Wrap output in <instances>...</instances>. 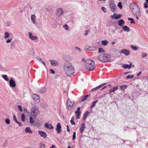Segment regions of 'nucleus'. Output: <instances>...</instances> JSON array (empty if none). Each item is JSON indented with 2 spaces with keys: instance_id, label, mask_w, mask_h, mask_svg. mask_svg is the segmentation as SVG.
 Segmentation results:
<instances>
[{
  "instance_id": "obj_16",
  "label": "nucleus",
  "mask_w": 148,
  "mask_h": 148,
  "mask_svg": "<svg viewBox=\"0 0 148 148\" xmlns=\"http://www.w3.org/2000/svg\"><path fill=\"white\" fill-rule=\"evenodd\" d=\"M130 51L129 50L123 49L121 51V53L125 54L126 56H128L130 53Z\"/></svg>"
},
{
  "instance_id": "obj_45",
  "label": "nucleus",
  "mask_w": 148,
  "mask_h": 148,
  "mask_svg": "<svg viewBox=\"0 0 148 148\" xmlns=\"http://www.w3.org/2000/svg\"><path fill=\"white\" fill-rule=\"evenodd\" d=\"M118 6L120 9H121L122 8V5L121 3V2H119L118 3Z\"/></svg>"
},
{
  "instance_id": "obj_14",
  "label": "nucleus",
  "mask_w": 148,
  "mask_h": 148,
  "mask_svg": "<svg viewBox=\"0 0 148 148\" xmlns=\"http://www.w3.org/2000/svg\"><path fill=\"white\" fill-rule=\"evenodd\" d=\"M29 38L32 40H36L37 39L36 36H35L32 35V34L31 32L29 33Z\"/></svg>"
},
{
  "instance_id": "obj_22",
  "label": "nucleus",
  "mask_w": 148,
  "mask_h": 148,
  "mask_svg": "<svg viewBox=\"0 0 148 148\" xmlns=\"http://www.w3.org/2000/svg\"><path fill=\"white\" fill-rule=\"evenodd\" d=\"M124 21L122 19H120L118 22V24L120 26H123L124 24Z\"/></svg>"
},
{
  "instance_id": "obj_37",
  "label": "nucleus",
  "mask_w": 148,
  "mask_h": 148,
  "mask_svg": "<svg viewBox=\"0 0 148 148\" xmlns=\"http://www.w3.org/2000/svg\"><path fill=\"white\" fill-rule=\"evenodd\" d=\"M9 36V34L8 32H5V33L4 34V38L5 39H6Z\"/></svg>"
},
{
  "instance_id": "obj_7",
  "label": "nucleus",
  "mask_w": 148,
  "mask_h": 148,
  "mask_svg": "<svg viewBox=\"0 0 148 148\" xmlns=\"http://www.w3.org/2000/svg\"><path fill=\"white\" fill-rule=\"evenodd\" d=\"M104 62H110L111 60L110 56L107 53L104 54Z\"/></svg>"
},
{
  "instance_id": "obj_33",
  "label": "nucleus",
  "mask_w": 148,
  "mask_h": 148,
  "mask_svg": "<svg viewBox=\"0 0 148 148\" xmlns=\"http://www.w3.org/2000/svg\"><path fill=\"white\" fill-rule=\"evenodd\" d=\"M2 77L6 81H8L9 80V79L6 75H3L2 76Z\"/></svg>"
},
{
  "instance_id": "obj_13",
  "label": "nucleus",
  "mask_w": 148,
  "mask_h": 148,
  "mask_svg": "<svg viewBox=\"0 0 148 148\" xmlns=\"http://www.w3.org/2000/svg\"><path fill=\"white\" fill-rule=\"evenodd\" d=\"M9 84L10 86L12 87H14L16 86L15 82L12 79L10 80Z\"/></svg>"
},
{
  "instance_id": "obj_50",
  "label": "nucleus",
  "mask_w": 148,
  "mask_h": 148,
  "mask_svg": "<svg viewBox=\"0 0 148 148\" xmlns=\"http://www.w3.org/2000/svg\"><path fill=\"white\" fill-rule=\"evenodd\" d=\"M45 145L43 144H40V148H44L45 147Z\"/></svg>"
},
{
  "instance_id": "obj_30",
  "label": "nucleus",
  "mask_w": 148,
  "mask_h": 148,
  "mask_svg": "<svg viewBox=\"0 0 148 148\" xmlns=\"http://www.w3.org/2000/svg\"><path fill=\"white\" fill-rule=\"evenodd\" d=\"M40 106L43 108L46 107L47 106V104L44 103H40Z\"/></svg>"
},
{
  "instance_id": "obj_56",
  "label": "nucleus",
  "mask_w": 148,
  "mask_h": 148,
  "mask_svg": "<svg viewBox=\"0 0 148 148\" xmlns=\"http://www.w3.org/2000/svg\"><path fill=\"white\" fill-rule=\"evenodd\" d=\"M18 108L19 110L21 111H23V109H22V108L21 106L20 105H19L18 106Z\"/></svg>"
},
{
  "instance_id": "obj_18",
  "label": "nucleus",
  "mask_w": 148,
  "mask_h": 148,
  "mask_svg": "<svg viewBox=\"0 0 148 148\" xmlns=\"http://www.w3.org/2000/svg\"><path fill=\"white\" fill-rule=\"evenodd\" d=\"M36 18V17L35 15L34 14H32L31 15V21L34 24H35L36 23L35 20Z\"/></svg>"
},
{
  "instance_id": "obj_57",
  "label": "nucleus",
  "mask_w": 148,
  "mask_h": 148,
  "mask_svg": "<svg viewBox=\"0 0 148 148\" xmlns=\"http://www.w3.org/2000/svg\"><path fill=\"white\" fill-rule=\"evenodd\" d=\"M144 7L145 8H148V4L147 3L145 2L144 3Z\"/></svg>"
},
{
  "instance_id": "obj_44",
  "label": "nucleus",
  "mask_w": 148,
  "mask_h": 148,
  "mask_svg": "<svg viewBox=\"0 0 148 148\" xmlns=\"http://www.w3.org/2000/svg\"><path fill=\"white\" fill-rule=\"evenodd\" d=\"M77 116V119H79L80 118V116L81 114V112H79V113H78L77 114H76Z\"/></svg>"
},
{
  "instance_id": "obj_2",
  "label": "nucleus",
  "mask_w": 148,
  "mask_h": 148,
  "mask_svg": "<svg viewBox=\"0 0 148 148\" xmlns=\"http://www.w3.org/2000/svg\"><path fill=\"white\" fill-rule=\"evenodd\" d=\"M64 69L65 73L68 76L71 77L75 73L74 67L69 62H66L64 64Z\"/></svg>"
},
{
  "instance_id": "obj_4",
  "label": "nucleus",
  "mask_w": 148,
  "mask_h": 148,
  "mask_svg": "<svg viewBox=\"0 0 148 148\" xmlns=\"http://www.w3.org/2000/svg\"><path fill=\"white\" fill-rule=\"evenodd\" d=\"M31 114L35 117L40 114V112L37 106H34L31 109Z\"/></svg>"
},
{
  "instance_id": "obj_52",
  "label": "nucleus",
  "mask_w": 148,
  "mask_h": 148,
  "mask_svg": "<svg viewBox=\"0 0 148 148\" xmlns=\"http://www.w3.org/2000/svg\"><path fill=\"white\" fill-rule=\"evenodd\" d=\"M134 77V75H132V76H130V75H129L127 76V79H131L132 78Z\"/></svg>"
},
{
  "instance_id": "obj_39",
  "label": "nucleus",
  "mask_w": 148,
  "mask_h": 148,
  "mask_svg": "<svg viewBox=\"0 0 148 148\" xmlns=\"http://www.w3.org/2000/svg\"><path fill=\"white\" fill-rule=\"evenodd\" d=\"M131 47L133 50H136L138 49V47H137L134 46L133 45H131Z\"/></svg>"
},
{
  "instance_id": "obj_24",
  "label": "nucleus",
  "mask_w": 148,
  "mask_h": 148,
  "mask_svg": "<svg viewBox=\"0 0 148 148\" xmlns=\"http://www.w3.org/2000/svg\"><path fill=\"white\" fill-rule=\"evenodd\" d=\"M131 64L130 63V64L128 65L127 64H123L122 65V67L124 69L128 68L129 69H130L131 67Z\"/></svg>"
},
{
  "instance_id": "obj_10",
  "label": "nucleus",
  "mask_w": 148,
  "mask_h": 148,
  "mask_svg": "<svg viewBox=\"0 0 148 148\" xmlns=\"http://www.w3.org/2000/svg\"><path fill=\"white\" fill-rule=\"evenodd\" d=\"M38 134L42 137L45 138L47 137V134L44 132L41 131H38Z\"/></svg>"
},
{
  "instance_id": "obj_9",
  "label": "nucleus",
  "mask_w": 148,
  "mask_h": 148,
  "mask_svg": "<svg viewBox=\"0 0 148 148\" xmlns=\"http://www.w3.org/2000/svg\"><path fill=\"white\" fill-rule=\"evenodd\" d=\"M64 11L62 8H58L57 10L56 16L58 17L60 16L63 14Z\"/></svg>"
},
{
  "instance_id": "obj_36",
  "label": "nucleus",
  "mask_w": 148,
  "mask_h": 148,
  "mask_svg": "<svg viewBox=\"0 0 148 148\" xmlns=\"http://www.w3.org/2000/svg\"><path fill=\"white\" fill-rule=\"evenodd\" d=\"M29 53L31 55H33L34 53V49L33 48H32L30 49Z\"/></svg>"
},
{
  "instance_id": "obj_31",
  "label": "nucleus",
  "mask_w": 148,
  "mask_h": 148,
  "mask_svg": "<svg viewBox=\"0 0 148 148\" xmlns=\"http://www.w3.org/2000/svg\"><path fill=\"white\" fill-rule=\"evenodd\" d=\"M129 21H130V23L131 24H135V22L134 21L133 19L131 18H129L128 19Z\"/></svg>"
},
{
  "instance_id": "obj_60",
  "label": "nucleus",
  "mask_w": 148,
  "mask_h": 148,
  "mask_svg": "<svg viewBox=\"0 0 148 148\" xmlns=\"http://www.w3.org/2000/svg\"><path fill=\"white\" fill-rule=\"evenodd\" d=\"M24 112H26L27 113H29V112H28L27 111V109L26 108H24Z\"/></svg>"
},
{
  "instance_id": "obj_48",
  "label": "nucleus",
  "mask_w": 148,
  "mask_h": 148,
  "mask_svg": "<svg viewBox=\"0 0 148 148\" xmlns=\"http://www.w3.org/2000/svg\"><path fill=\"white\" fill-rule=\"evenodd\" d=\"M64 27L65 29L67 30H69V27L66 24L64 26Z\"/></svg>"
},
{
  "instance_id": "obj_43",
  "label": "nucleus",
  "mask_w": 148,
  "mask_h": 148,
  "mask_svg": "<svg viewBox=\"0 0 148 148\" xmlns=\"http://www.w3.org/2000/svg\"><path fill=\"white\" fill-rule=\"evenodd\" d=\"M29 121L31 124H33L34 123V120L33 119L32 117L31 116L29 117Z\"/></svg>"
},
{
  "instance_id": "obj_21",
  "label": "nucleus",
  "mask_w": 148,
  "mask_h": 148,
  "mask_svg": "<svg viewBox=\"0 0 148 148\" xmlns=\"http://www.w3.org/2000/svg\"><path fill=\"white\" fill-rule=\"evenodd\" d=\"M89 112H88V111H86V112L84 113L83 115V119L84 121L86 120V119L89 115Z\"/></svg>"
},
{
  "instance_id": "obj_64",
  "label": "nucleus",
  "mask_w": 148,
  "mask_h": 148,
  "mask_svg": "<svg viewBox=\"0 0 148 148\" xmlns=\"http://www.w3.org/2000/svg\"><path fill=\"white\" fill-rule=\"evenodd\" d=\"M75 48L77 50H78L79 51H81V49L79 48L76 47Z\"/></svg>"
},
{
  "instance_id": "obj_32",
  "label": "nucleus",
  "mask_w": 148,
  "mask_h": 148,
  "mask_svg": "<svg viewBox=\"0 0 148 148\" xmlns=\"http://www.w3.org/2000/svg\"><path fill=\"white\" fill-rule=\"evenodd\" d=\"M74 118L73 116H72L71 118V120L70 121L72 125H75V123L74 122Z\"/></svg>"
},
{
  "instance_id": "obj_53",
  "label": "nucleus",
  "mask_w": 148,
  "mask_h": 148,
  "mask_svg": "<svg viewBox=\"0 0 148 148\" xmlns=\"http://www.w3.org/2000/svg\"><path fill=\"white\" fill-rule=\"evenodd\" d=\"M99 89V88L97 86V87H96L95 88H92L91 89V91H95V90H97V89Z\"/></svg>"
},
{
  "instance_id": "obj_8",
  "label": "nucleus",
  "mask_w": 148,
  "mask_h": 148,
  "mask_svg": "<svg viewBox=\"0 0 148 148\" xmlns=\"http://www.w3.org/2000/svg\"><path fill=\"white\" fill-rule=\"evenodd\" d=\"M74 103V102L70 101L69 99H68L66 101V103L68 108L69 109L70 108H71L73 105Z\"/></svg>"
},
{
  "instance_id": "obj_49",
  "label": "nucleus",
  "mask_w": 148,
  "mask_h": 148,
  "mask_svg": "<svg viewBox=\"0 0 148 148\" xmlns=\"http://www.w3.org/2000/svg\"><path fill=\"white\" fill-rule=\"evenodd\" d=\"M6 24L7 26L8 27L11 24V22L9 21H7L6 22Z\"/></svg>"
},
{
  "instance_id": "obj_1",
  "label": "nucleus",
  "mask_w": 148,
  "mask_h": 148,
  "mask_svg": "<svg viewBox=\"0 0 148 148\" xmlns=\"http://www.w3.org/2000/svg\"><path fill=\"white\" fill-rule=\"evenodd\" d=\"M130 7L133 14L137 20H138L139 17L141 15V13L138 5L134 3H131L130 4Z\"/></svg>"
},
{
  "instance_id": "obj_17",
  "label": "nucleus",
  "mask_w": 148,
  "mask_h": 148,
  "mask_svg": "<svg viewBox=\"0 0 148 148\" xmlns=\"http://www.w3.org/2000/svg\"><path fill=\"white\" fill-rule=\"evenodd\" d=\"M45 126L47 129L51 130L53 129L54 128V127L51 124H49L47 123H46L44 125Z\"/></svg>"
},
{
  "instance_id": "obj_55",
  "label": "nucleus",
  "mask_w": 148,
  "mask_h": 148,
  "mask_svg": "<svg viewBox=\"0 0 148 148\" xmlns=\"http://www.w3.org/2000/svg\"><path fill=\"white\" fill-rule=\"evenodd\" d=\"M102 10L105 12H106V9L104 7H102Z\"/></svg>"
},
{
  "instance_id": "obj_47",
  "label": "nucleus",
  "mask_w": 148,
  "mask_h": 148,
  "mask_svg": "<svg viewBox=\"0 0 148 148\" xmlns=\"http://www.w3.org/2000/svg\"><path fill=\"white\" fill-rule=\"evenodd\" d=\"M76 138V133L75 132H73V136L72 139L73 140H74Z\"/></svg>"
},
{
  "instance_id": "obj_41",
  "label": "nucleus",
  "mask_w": 148,
  "mask_h": 148,
  "mask_svg": "<svg viewBox=\"0 0 148 148\" xmlns=\"http://www.w3.org/2000/svg\"><path fill=\"white\" fill-rule=\"evenodd\" d=\"M122 16V15L121 14H118L115 16V19H117L119 18H121Z\"/></svg>"
},
{
  "instance_id": "obj_59",
  "label": "nucleus",
  "mask_w": 148,
  "mask_h": 148,
  "mask_svg": "<svg viewBox=\"0 0 148 148\" xmlns=\"http://www.w3.org/2000/svg\"><path fill=\"white\" fill-rule=\"evenodd\" d=\"M13 120L14 121H15L17 120L16 117L14 114L13 115Z\"/></svg>"
},
{
  "instance_id": "obj_28",
  "label": "nucleus",
  "mask_w": 148,
  "mask_h": 148,
  "mask_svg": "<svg viewBox=\"0 0 148 148\" xmlns=\"http://www.w3.org/2000/svg\"><path fill=\"white\" fill-rule=\"evenodd\" d=\"M97 102V100H96L92 103L90 105V108H93L95 105L96 103Z\"/></svg>"
},
{
  "instance_id": "obj_61",
  "label": "nucleus",
  "mask_w": 148,
  "mask_h": 148,
  "mask_svg": "<svg viewBox=\"0 0 148 148\" xmlns=\"http://www.w3.org/2000/svg\"><path fill=\"white\" fill-rule=\"evenodd\" d=\"M116 14V13H115L113 15L111 16H110L112 18H115V15Z\"/></svg>"
},
{
  "instance_id": "obj_63",
  "label": "nucleus",
  "mask_w": 148,
  "mask_h": 148,
  "mask_svg": "<svg viewBox=\"0 0 148 148\" xmlns=\"http://www.w3.org/2000/svg\"><path fill=\"white\" fill-rule=\"evenodd\" d=\"M12 39H8L6 41V42L7 43L10 42L12 40Z\"/></svg>"
},
{
  "instance_id": "obj_19",
  "label": "nucleus",
  "mask_w": 148,
  "mask_h": 148,
  "mask_svg": "<svg viewBox=\"0 0 148 148\" xmlns=\"http://www.w3.org/2000/svg\"><path fill=\"white\" fill-rule=\"evenodd\" d=\"M118 89V87L117 86H114L110 89L109 90V92L110 93L114 92Z\"/></svg>"
},
{
  "instance_id": "obj_3",
  "label": "nucleus",
  "mask_w": 148,
  "mask_h": 148,
  "mask_svg": "<svg viewBox=\"0 0 148 148\" xmlns=\"http://www.w3.org/2000/svg\"><path fill=\"white\" fill-rule=\"evenodd\" d=\"M85 65L86 68L90 71L94 70L95 66L94 61L91 60H88L85 62Z\"/></svg>"
},
{
  "instance_id": "obj_42",
  "label": "nucleus",
  "mask_w": 148,
  "mask_h": 148,
  "mask_svg": "<svg viewBox=\"0 0 148 148\" xmlns=\"http://www.w3.org/2000/svg\"><path fill=\"white\" fill-rule=\"evenodd\" d=\"M21 119L23 121H24L25 120V116L23 114L21 115Z\"/></svg>"
},
{
  "instance_id": "obj_25",
  "label": "nucleus",
  "mask_w": 148,
  "mask_h": 148,
  "mask_svg": "<svg viewBox=\"0 0 148 148\" xmlns=\"http://www.w3.org/2000/svg\"><path fill=\"white\" fill-rule=\"evenodd\" d=\"M46 90V88L45 87H42L40 89L39 92L41 93H43L45 92Z\"/></svg>"
},
{
  "instance_id": "obj_35",
  "label": "nucleus",
  "mask_w": 148,
  "mask_h": 148,
  "mask_svg": "<svg viewBox=\"0 0 148 148\" xmlns=\"http://www.w3.org/2000/svg\"><path fill=\"white\" fill-rule=\"evenodd\" d=\"M99 51L98 52V53H104V50L102 48H99Z\"/></svg>"
},
{
  "instance_id": "obj_58",
  "label": "nucleus",
  "mask_w": 148,
  "mask_h": 148,
  "mask_svg": "<svg viewBox=\"0 0 148 148\" xmlns=\"http://www.w3.org/2000/svg\"><path fill=\"white\" fill-rule=\"evenodd\" d=\"M50 73L53 74H55V72L52 69H50Z\"/></svg>"
},
{
  "instance_id": "obj_54",
  "label": "nucleus",
  "mask_w": 148,
  "mask_h": 148,
  "mask_svg": "<svg viewBox=\"0 0 148 148\" xmlns=\"http://www.w3.org/2000/svg\"><path fill=\"white\" fill-rule=\"evenodd\" d=\"M147 55V53H145L143 52L142 53V57L143 58Z\"/></svg>"
},
{
  "instance_id": "obj_11",
  "label": "nucleus",
  "mask_w": 148,
  "mask_h": 148,
  "mask_svg": "<svg viewBox=\"0 0 148 148\" xmlns=\"http://www.w3.org/2000/svg\"><path fill=\"white\" fill-rule=\"evenodd\" d=\"M86 126L84 122L82 123L81 124L80 127V132L82 134L83 133L86 128Z\"/></svg>"
},
{
  "instance_id": "obj_6",
  "label": "nucleus",
  "mask_w": 148,
  "mask_h": 148,
  "mask_svg": "<svg viewBox=\"0 0 148 148\" xmlns=\"http://www.w3.org/2000/svg\"><path fill=\"white\" fill-rule=\"evenodd\" d=\"M32 97L34 101L36 103H38L40 102V99L38 96L36 94H33Z\"/></svg>"
},
{
  "instance_id": "obj_62",
  "label": "nucleus",
  "mask_w": 148,
  "mask_h": 148,
  "mask_svg": "<svg viewBox=\"0 0 148 148\" xmlns=\"http://www.w3.org/2000/svg\"><path fill=\"white\" fill-rule=\"evenodd\" d=\"M18 125L19 126H21V127H22L23 126V125L20 122H18V123H17Z\"/></svg>"
},
{
  "instance_id": "obj_26",
  "label": "nucleus",
  "mask_w": 148,
  "mask_h": 148,
  "mask_svg": "<svg viewBox=\"0 0 148 148\" xmlns=\"http://www.w3.org/2000/svg\"><path fill=\"white\" fill-rule=\"evenodd\" d=\"M25 131L26 133H32L30 127H26L25 129Z\"/></svg>"
},
{
  "instance_id": "obj_12",
  "label": "nucleus",
  "mask_w": 148,
  "mask_h": 148,
  "mask_svg": "<svg viewBox=\"0 0 148 148\" xmlns=\"http://www.w3.org/2000/svg\"><path fill=\"white\" fill-rule=\"evenodd\" d=\"M61 127L60 123H58L56 128V131L58 134H60L61 132Z\"/></svg>"
},
{
  "instance_id": "obj_38",
  "label": "nucleus",
  "mask_w": 148,
  "mask_h": 148,
  "mask_svg": "<svg viewBox=\"0 0 148 148\" xmlns=\"http://www.w3.org/2000/svg\"><path fill=\"white\" fill-rule=\"evenodd\" d=\"M88 95L84 96L82 99L81 101H85L86 100V98L88 97Z\"/></svg>"
},
{
  "instance_id": "obj_15",
  "label": "nucleus",
  "mask_w": 148,
  "mask_h": 148,
  "mask_svg": "<svg viewBox=\"0 0 148 148\" xmlns=\"http://www.w3.org/2000/svg\"><path fill=\"white\" fill-rule=\"evenodd\" d=\"M49 61L51 65L53 66H55L58 65V62L56 60H50Z\"/></svg>"
},
{
  "instance_id": "obj_51",
  "label": "nucleus",
  "mask_w": 148,
  "mask_h": 148,
  "mask_svg": "<svg viewBox=\"0 0 148 148\" xmlns=\"http://www.w3.org/2000/svg\"><path fill=\"white\" fill-rule=\"evenodd\" d=\"M5 122L6 124H9L10 123V120L9 119H5Z\"/></svg>"
},
{
  "instance_id": "obj_40",
  "label": "nucleus",
  "mask_w": 148,
  "mask_h": 148,
  "mask_svg": "<svg viewBox=\"0 0 148 148\" xmlns=\"http://www.w3.org/2000/svg\"><path fill=\"white\" fill-rule=\"evenodd\" d=\"M46 10L48 11H50L52 10V8L51 6H48L46 7Z\"/></svg>"
},
{
  "instance_id": "obj_23",
  "label": "nucleus",
  "mask_w": 148,
  "mask_h": 148,
  "mask_svg": "<svg viewBox=\"0 0 148 148\" xmlns=\"http://www.w3.org/2000/svg\"><path fill=\"white\" fill-rule=\"evenodd\" d=\"M123 30L124 31L129 32L130 31V29L127 26H123L122 27Z\"/></svg>"
},
{
  "instance_id": "obj_5",
  "label": "nucleus",
  "mask_w": 148,
  "mask_h": 148,
  "mask_svg": "<svg viewBox=\"0 0 148 148\" xmlns=\"http://www.w3.org/2000/svg\"><path fill=\"white\" fill-rule=\"evenodd\" d=\"M109 6L112 12H116V6L114 1L110 0L109 3Z\"/></svg>"
},
{
  "instance_id": "obj_34",
  "label": "nucleus",
  "mask_w": 148,
  "mask_h": 148,
  "mask_svg": "<svg viewBox=\"0 0 148 148\" xmlns=\"http://www.w3.org/2000/svg\"><path fill=\"white\" fill-rule=\"evenodd\" d=\"M127 86H126V85H124L121 86H120V88L121 90H124L125 89H126L127 88Z\"/></svg>"
},
{
  "instance_id": "obj_20",
  "label": "nucleus",
  "mask_w": 148,
  "mask_h": 148,
  "mask_svg": "<svg viewBox=\"0 0 148 148\" xmlns=\"http://www.w3.org/2000/svg\"><path fill=\"white\" fill-rule=\"evenodd\" d=\"M104 54L99 56L98 57V59L102 62H104Z\"/></svg>"
},
{
  "instance_id": "obj_27",
  "label": "nucleus",
  "mask_w": 148,
  "mask_h": 148,
  "mask_svg": "<svg viewBox=\"0 0 148 148\" xmlns=\"http://www.w3.org/2000/svg\"><path fill=\"white\" fill-rule=\"evenodd\" d=\"M36 58L38 60L40 61V62H42L45 65V66H46V64L45 62L41 58L39 57H36Z\"/></svg>"
},
{
  "instance_id": "obj_29",
  "label": "nucleus",
  "mask_w": 148,
  "mask_h": 148,
  "mask_svg": "<svg viewBox=\"0 0 148 148\" xmlns=\"http://www.w3.org/2000/svg\"><path fill=\"white\" fill-rule=\"evenodd\" d=\"M108 43V42L106 40H103L101 42V44L104 46L107 45Z\"/></svg>"
},
{
  "instance_id": "obj_46",
  "label": "nucleus",
  "mask_w": 148,
  "mask_h": 148,
  "mask_svg": "<svg viewBox=\"0 0 148 148\" xmlns=\"http://www.w3.org/2000/svg\"><path fill=\"white\" fill-rule=\"evenodd\" d=\"M80 109V108L79 107H78L77 110L75 111V114L79 113V112H81L80 111H79Z\"/></svg>"
}]
</instances>
